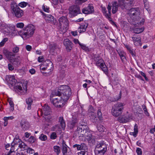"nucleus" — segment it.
I'll return each instance as SVG.
<instances>
[{
	"instance_id": "nucleus-49",
	"label": "nucleus",
	"mask_w": 155,
	"mask_h": 155,
	"mask_svg": "<svg viewBox=\"0 0 155 155\" xmlns=\"http://www.w3.org/2000/svg\"><path fill=\"white\" fill-rule=\"evenodd\" d=\"M26 150H27V152L28 153L32 154L34 153V150L30 147H27Z\"/></svg>"
},
{
	"instance_id": "nucleus-55",
	"label": "nucleus",
	"mask_w": 155,
	"mask_h": 155,
	"mask_svg": "<svg viewBox=\"0 0 155 155\" xmlns=\"http://www.w3.org/2000/svg\"><path fill=\"white\" fill-rule=\"evenodd\" d=\"M136 152L138 155H141L142 154L141 149L140 148H137Z\"/></svg>"
},
{
	"instance_id": "nucleus-60",
	"label": "nucleus",
	"mask_w": 155,
	"mask_h": 155,
	"mask_svg": "<svg viewBox=\"0 0 155 155\" xmlns=\"http://www.w3.org/2000/svg\"><path fill=\"white\" fill-rule=\"evenodd\" d=\"M87 151V150H82L78 155H87V153L86 154V153Z\"/></svg>"
},
{
	"instance_id": "nucleus-27",
	"label": "nucleus",
	"mask_w": 155,
	"mask_h": 155,
	"mask_svg": "<svg viewBox=\"0 0 155 155\" xmlns=\"http://www.w3.org/2000/svg\"><path fill=\"white\" fill-rule=\"evenodd\" d=\"M59 122L60 123L61 126L63 129H64L66 126L65 122L63 117H60L59 118Z\"/></svg>"
},
{
	"instance_id": "nucleus-8",
	"label": "nucleus",
	"mask_w": 155,
	"mask_h": 155,
	"mask_svg": "<svg viewBox=\"0 0 155 155\" xmlns=\"http://www.w3.org/2000/svg\"><path fill=\"white\" fill-rule=\"evenodd\" d=\"M68 100L65 99L62 96L61 97H58L53 99L51 102L56 107H63L66 102Z\"/></svg>"
},
{
	"instance_id": "nucleus-24",
	"label": "nucleus",
	"mask_w": 155,
	"mask_h": 155,
	"mask_svg": "<svg viewBox=\"0 0 155 155\" xmlns=\"http://www.w3.org/2000/svg\"><path fill=\"white\" fill-rule=\"evenodd\" d=\"M130 118L125 115H122L119 117L118 120L120 122L122 123H126L129 121Z\"/></svg>"
},
{
	"instance_id": "nucleus-4",
	"label": "nucleus",
	"mask_w": 155,
	"mask_h": 155,
	"mask_svg": "<svg viewBox=\"0 0 155 155\" xmlns=\"http://www.w3.org/2000/svg\"><path fill=\"white\" fill-rule=\"evenodd\" d=\"M126 1H118V2H114L112 4V13L114 14L118 10V6L121 7V8H127L128 6L131 5V3L133 1H127L128 2H126Z\"/></svg>"
},
{
	"instance_id": "nucleus-47",
	"label": "nucleus",
	"mask_w": 155,
	"mask_h": 155,
	"mask_svg": "<svg viewBox=\"0 0 155 155\" xmlns=\"http://www.w3.org/2000/svg\"><path fill=\"white\" fill-rule=\"evenodd\" d=\"M17 145L16 144H15L14 145H13L12 144L11 145V148L9 151V152L8 153H10L13 152H14L15 151V147H17Z\"/></svg>"
},
{
	"instance_id": "nucleus-10",
	"label": "nucleus",
	"mask_w": 155,
	"mask_h": 155,
	"mask_svg": "<svg viewBox=\"0 0 155 155\" xmlns=\"http://www.w3.org/2000/svg\"><path fill=\"white\" fill-rule=\"evenodd\" d=\"M40 68L41 71L53 70V66L52 63L49 59H48L43 62L40 65Z\"/></svg>"
},
{
	"instance_id": "nucleus-42",
	"label": "nucleus",
	"mask_w": 155,
	"mask_h": 155,
	"mask_svg": "<svg viewBox=\"0 0 155 155\" xmlns=\"http://www.w3.org/2000/svg\"><path fill=\"white\" fill-rule=\"evenodd\" d=\"M3 32H4L5 34L6 33H9L11 31V30L10 28L8 26H6L5 28H3Z\"/></svg>"
},
{
	"instance_id": "nucleus-19",
	"label": "nucleus",
	"mask_w": 155,
	"mask_h": 155,
	"mask_svg": "<svg viewBox=\"0 0 155 155\" xmlns=\"http://www.w3.org/2000/svg\"><path fill=\"white\" fill-rule=\"evenodd\" d=\"M83 132L84 134H82L84 136L86 139L90 140L92 138V134L89 131L84 129L83 130Z\"/></svg>"
},
{
	"instance_id": "nucleus-15",
	"label": "nucleus",
	"mask_w": 155,
	"mask_h": 155,
	"mask_svg": "<svg viewBox=\"0 0 155 155\" xmlns=\"http://www.w3.org/2000/svg\"><path fill=\"white\" fill-rule=\"evenodd\" d=\"M41 113L45 116H47L51 114L50 109L48 105L46 104L42 107L41 110Z\"/></svg>"
},
{
	"instance_id": "nucleus-38",
	"label": "nucleus",
	"mask_w": 155,
	"mask_h": 155,
	"mask_svg": "<svg viewBox=\"0 0 155 155\" xmlns=\"http://www.w3.org/2000/svg\"><path fill=\"white\" fill-rule=\"evenodd\" d=\"M54 151L58 155L61 152V148L59 146H54L53 147Z\"/></svg>"
},
{
	"instance_id": "nucleus-30",
	"label": "nucleus",
	"mask_w": 155,
	"mask_h": 155,
	"mask_svg": "<svg viewBox=\"0 0 155 155\" xmlns=\"http://www.w3.org/2000/svg\"><path fill=\"white\" fill-rule=\"evenodd\" d=\"M8 101L10 105V110L11 111H13L14 110V104L11 98H8Z\"/></svg>"
},
{
	"instance_id": "nucleus-2",
	"label": "nucleus",
	"mask_w": 155,
	"mask_h": 155,
	"mask_svg": "<svg viewBox=\"0 0 155 155\" xmlns=\"http://www.w3.org/2000/svg\"><path fill=\"white\" fill-rule=\"evenodd\" d=\"M35 30V27L32 25H27L24 28L23 30L21 31L20 35L23 39H27L33 35Z\"/></svg>"
},
{
	"instance_id": "nucleus-57",
	"label": "nucleus",
	"mask_w": 155,
	"mask_h": 155,
	"mask_svg": "<svg viewBox=\"0 0 155 155\" xmlns=\"http://www.w3.org/2000/svg\"><path fill=\"white\" fill-rule=\"evenodd\" d=\"M43 10L46 12H49V8L47 6H45L44 5L42 7Z\"/></svg>"
},
{
	"instance_id": "nucleus-41",
	"label": "nucleus",
	"mask_w": 155,
	"mask_h": 155,
	"mask_svg": "<svg viewBox=\"0 0 155 155\" xmlns=\"http://www.w3.org/2000/svg\"><path fill=\"white\" fill-rule=\"evenodd\" d=\"M18 147L21 149L26 150L27 148V147L26 144L23 142H21L19 143Z\"/></svg>"
},
{
	"instance_id": "nucleus-11",
	"label": "nucleus",
	"mask_w": 155,
	"mask_h": 155,
	"mask_svg": "<svg viewBox=\"0 0 155 155\" xmlns=\"http://www.w3.org/2000/svg\"><path fill=\"white\" fill-rule=\"evenodd\" d=\"M80 13V8L77 5H72L69 9V13L72 16H76Z\"/></svg>"
},
{
	"instance_id": "nucleus-32",
	"label": "nucleus",
	"mask_w": 155,
	"mask_h": 155,
	"mask_svg": "<svg viewBox=\"0 0 155 155\" xmlns=\"http://www.w3.org/2000/svg\"><path fill=\"white\" fill-rule=\"evenodd\" d=\"M21 125L22 129L24 131L27 130L29 128V124L27 123L22 122L21 123Z\"/></svg>"
},
{
	"instance_id": "nucleus-25",
	"label": "nucleus",
	"mask_w": 155,
	"mask_h": 155,
	"mask_svg": "<svg viewBox=\"0 0 155 155\" xmlns=\"http://www.w3.org/2000/svg\"><path fill=\"white\" fill-rule=\"evenodd\" d=\"M135 28L133 29L134 33L137 34H139L142 32L144 31V28H137L139 26L137 24L134 25Z\"/></svg>"
},
{
	"instance_id": "nucleus-23",
	"label": "nucleus",
	"mask_w": 155,
	"mask_h": 155,
	"mask_svg": "<svg viewBox=\"0 0 155 155\" xmlns=\"http://www.w3.org/2000/svg\"><path fill=\"white\" fill-rule=\"evenodd\" d=\"M45 19L47 22L54 23V17L50 15H48L45 16Z\"/></svg>"
},
{
	"instance_id": "nucleus-1",
	"label": "nucleus",
	"mask_w": 155,
	"mask_h": 155,
	"mask_svg": "<svg viewBox=\"0 0 155 155\" xmlns=\"http://www.w3.org/2000/svg\"><path fill=\"white\" fill-rule=\"evenodd\" d=\"M62 94V96L65 99L68 100L71 94V88L69 86L66 85H62L60 86L58 90L55 92L56 95L59 96Z\"/></svg>"
},
{
	"instance_id": "nucleus-50",
	"label": "nucleus",
	"mask_w": 155,
	"mask_h": 155,
	"mask_svg": "<svg viewBox=\"0 0 155 155\" xmlns=\"http://www.w3.org/2000/svg\"><path fill=\"white\" fill-rule=\"evenodd\" d=\"M57 137L56 134L55 132H52L50 135V138L52 140L56 139Z\"/></svg>"
},
{
	"instance_id": "nucleus-61",
	"label": "nucleus",
	"mask_w": 155,
	"mask_h": 155,
	"mask_svg": "<svg viewBox=\"0 0 155 155\" xmlns=\"http://www.w3.org/2000/svg\"><path fill=\"white\" fill-rule=\"evenodd\" d=\"M3 120H4V127H6L8 124V120L6 118H5V117L3 118Z\"/></svg>"
},
{
	"instance_id": "nucleus-43",
	"label": "nucleus",
	"mask_w": 155,
	"mask_h": 155,
	"mask_svg": "<svg viewBox=\"0 0 155 155\" xmlns=\"http://www.w3.org/2000/svg\"><path fill=\"white\" fill-rule=\"evenodd\" d=\"M91 119L93 122L96 123L97 120V117L95 116V115L94 114H93L91 116Z\"/></svg>"
},
{
	"instance_id": "nucleus-12",
	"label": "nucleus",
	"mask_w": 155,
	"mask_h": 155,
	"mask_svg": "<svg viewBox=\"0 0 155 155\" xmlns=\"http://www.w3.org/2000/svg\"><path fill=\"white\" fill-rule=\"evenodd\" d=\"M5 79L7 81L8 85L10 87L16 85L17 80L15 78V76L13 75H7L6 76Z\"/></svg>"
},
{
	"instance_id": "nucleus-35",
	"label": "nucleus",
	"mask_w": 155,
	"mask_h": 155,
	"mask_svg": "<svg viewBox=\"0 0 155 155\" xmlns=\"http://www.w3.org/2000/svg\"><path fill=\"white\" fill-rule=\"evenodd\" d=\"M56 46L57 45L55 44L52 43L50 44L49 46L50 52V53H53L56 48Z\"/></svg>"
},
{
	"instance_id": "nucleus-34",
	"label": "nucleus",
	"mask_w": 155,
	"mask_h": 155,
	"mask_svg": "<svg viewBox=\"0 0 155 155\" xmlns=\"http://www.w3.org/2000/svg\"><path fill=\"white\" fill-rule=\"evenodd\" d=\"M67 146L65 143V142L63 141L62 142V152L63 154L67 153Z\"/></svg>"
},
{
	"instance_id": "nucleus-9",
	"label": "nucleus",
	"mask_w": 155,
	"mask_h": 155,
	"mask_svg": "<svg viewBox=\"0 0 155 155\" xmlns=\"http://www.w3.org/2000/svg\"><path fill=\"white\" fill-rule=\"evenodd\" d=\"M94 60L96 61V65L99 66L105 72H107V69L103 60L98 55L94 56Z\"/></svg>"
},
{
	"instance_id": "nucleus-64",
	"label": "nucleus",
	"mask_w": 155,
	"mask_h": 155,
	"mask_svg": "<svg viewBox=\"0 0 155 155\" xmlns=\"http://www.w3.org/2000/svg\"><path fill=\"white\" fill-rule=\"evenodd\" d=\"M26 48L28 51H30L31 50V46L30 45H27L26 46Z\"/></svg>"
},
{
	"instance_id": "nucleus-62",
	"label": "nucleus",
	"mask_w": 155,
	"mask_h": 155,
	"mask_svg": "<svg viewBox=\"0 0 155 155\" xmlns=\"http://www.w3.org/2000/svg\"><path fill=\"white\" fill-rule=\"evenodd\" d=\"M140 73L141 75L144 78L146 81H148V80L146 76V74L142 72V71H141L140 72Z\"/></svg>"
},
{
	"instance_id": "nucleus-13",
	"label": "nucleus",
	"mask_w": 155,
	"mask_h": 155,
	"mask_svg": "<svg viewBox=\"0 0 155 155\" xmlns=\"http://www.w3.org/2000/svg\"><path fill=\"white\" fill-rule=\"evenodd\" d=\"M128 13L130 16L134 17L139 14V9L137 8H132L129 10Z\"/></svg>"
},
{
	"instance_id": "nucleus-5",
	"label": "nucleus",
	"mask_w": 155,
	"mask_h": 155,
	"mask_svg": "<svg viewBox=\"0 0 155 155\" xmlns=\"http://www.w3.org/2000/svg\"><path fill=\"white\" fill-rule=\"evenodd\" d=\"M59 26L60 27L59 31L60 33L64 34L68 30V21L67 18L62 16L59 19Z\"/></svg>"
},
{
	"instance_id": "nucleus-17",
	"label": "nucleus",
	"mask_w": 155,
	"mask_h": 155,
	"mask_svg": "<svg viewBox=\"0 0 155 155\" xmlns=\"http://www.w3.org/2000/svg\"><path fill=\"white\" fill-rule=\"evenodd\" d=\"M94 12V7L92 5H89L87 8L82 10V12L85 14H89Z\"/></svg>"
},
{
	"instance_id": "nucleus-46",
	"label": "nucleus",
	"mask_w": 155,
	"mask_h": 155,
	"mask_svg": "<svg viewBox=\"0 0 155 155\" xmlns=\"http://www.w3.org/2000/svg\"><path fill=\"white\" fill-rule=\"evenodd\" d=\"M39 138L42 141H45L47 139V137L46 135L42 134L40 135Z\"/></svg>"
},
{
	"instance_id": "nucleus-51",
	"label": "nucleus",
	"mask_w": 155,
	"mask_h": 155,
	"mask_svg": "<svg viewBox=\"0 0 155 155\" xmlns=\"http://www.w3.org/2000/svg\"><path fill=\"white\" fill-rule=\"evenodd\" d=\"M78 122L77 120H73L70 122L71 125V127L73 128Z\"/></svg>"
},
{
	"instance_id": "nucleus-29",
	"label": "nucleus",
	"mask_w": 155,
	"mask_h": 155,
	"mask_svg": "<svg viewBox=\"0 0 155 155\" xmlns=\"http://www.w3.org/2000/svg\"><path fill=\"white\" fill-rule=\"evenodd\" d=\"M118 52L121 59L124 61L125 59V53L123 51H119Z\"/></svg>"
},
{
	"instance_id": "nucleus-40",
	"label": "nucleus",
	"mask_w": 155,
	"mask_h": 155,
	"mask_svg": "<svg viewBox=\"0 0 155 155\" xmlns=\"http://www.w3.org/2000/svg\"><path fill=\"white\" fill-rule=\"evenodd\" d=\"M53 70H47L46 72H43L41 71V72L42 74L45 76H48L52 74V71Z\"/></svg>"
},
{
	"instance_id": "nucleus-33",
	"label": "nucleus",
	"mask_w": 155,
	"mask_h": 155,
	"mask_svg": "<svg viewBox=\"0 0 155 155\" xmlns=\"http://www.w3.org/2000/svg\"><path fill=\"white\" fill-rule=\"evenodd\" d=\"M26 102L28 105V109L30 110L31 109V105L33 102V100L31 98H29L26 100Z\"/></svg>"
},
{
	"instance_id": "nucleus-54",
	"label": "nucleus",
	"mask_w": 155,
	"mask_h": 155,
	"mask_svg": "<svg viewBox=\"0 0 155 155\" xmlns=\"http://www.w3.org/2000/svg\"><path fill=\"white\" fill-rule=\"evenodd\" d=\"M24 24L22 23H18L17 24L16 26L18 28H22L24 26Z\"/></svg>"
},
{
	"instance_id": "nucleus-52",
	"label": "nucleus",
	"mask_w": 155,
	"mask_h": 155,
	"mask_svg": "<svg viewBox=\"0 0 155 155\" xmlns=\"http://www.w3.org/2000/svg\"><path fill=\"white\" fill-rule=\"evenodd\" d=\"M79 45L80 46L81 48L84 50L86 51L88 50V48L85 45L81 43L79 44Z\"/></svg>"
},
{
	"instance_id": "nucleus-44",
	"label": "nucleus",
	"mask_w": 155,
	"mask_h": 155,
	"mask_svg": "<svg viewBox=\"0 0 155 155\" xmlns=\"http://www.w3.org/2000/svg\"><path fill=\"white\" fill-rule=\"evenodd\" d=\"M36 140L35 138L32 136H31L28 139V142L31 143H34Z\"/></svg>"
},
{
	"instance_id": "nucleus-22",
	"label": "nucleus",
	"mask_w": 155,
	"mask_h": 155,
	"mask_svg": "<svg viewBox=\"0 0 155 155\" xmlns=\"http://www.w3.org/2000/svg\"><path fill=\"white\" fill-rule=\"evenodd\" d=\"M88 25V23L86 22H84L81 24L79 28L80 30L78 31L81 33L82 32H84L86 31V29Z\"/></svg>"
},
{
	"instance_id": "nucleus-63",
	"label": "nucleus",
	"mask_w": 155,
	"mask_h": 155,
	"mask_svg": "<svg viewBox=\"0 0 155 155\" xmlns=\"http://www.w3.org/2000/svg\"><path fill=\"white\" fill-rule=\"evenodd\" d=\"M44 59V58L43 56H40L38 58V61L39 62H41L43 61Z\"/></svg>"
},
{
	"instance_id": "nucleus-48",
	"label": "nucleus",
	"mask_w": 155,
	"mask_h": 155,
	"mask_svg": "<svg viewBox=\"0 0 155 155\" xmlns=\"http://www.w3.org/2000/svg\"><path fill=\"white\" fill-rule=\"evenodd\" d=\"M98 130L101 132H103L105 128L103 125H98L97 126Z\"/></svg>"
},
{
	"instance_id": "nucleus-36",
	"label": "nucleus",
	"mask_w": 155,
	"mask_h": 155,
	"mask_svg": "<svg viewBox=\"0 0 155 155\" xmlns=\"http://www.w3.org/2000/svg\"><path fill=\"white\" fill-rule=\"evenodd\" d=\"M106 150H96L95 151L96 155H104Z\"/></svg>"
},
{
	"instance_id": "nucleus-31",
	"label": "nucleus",
	"mask_w": 155,
	"mask_h": 155,
	"mask_svg": "<svg viewBox=\"0 0 155 155\" xmlns=\"http://www.w3.org/2000/svg\"><path fill=\"white\" fill-rule=\"evenodd\" d=\"M21 58L19 56H17L15 58H13L12 62L16 63L17 64H19L21 62Z\"/></svg>"
},
{
	"instance_id": "nucleus-53",
	"label": "nucleus",
	"mask_w": 155,
	"mask_h": 155,
	"mask_svg": "<svg viewBox=\"0 0 155 155\" xmlns=\"http://www.w3.org/2000/svg\"><path fill=\"white\" fill-rule=\"evenodd\" d=\"M97 114L98 116V118H99L100 120L102 118V113L101 111V110L100 109H99L97 110Z\"/></svg>"
},
{
	"instance_id": "nucleus-45",
	"label": "nucleus",
	"mask_w": 155,
	"mask_h": 155,
	"mask_svg": "<svg viewBox=\"0 0 155 155\" xmlns=\"http://www.w3.org/2000/svg\"><path fill=\"white\" fill-rule=\"evenodd\" d=\"M19 51V48L17 46H15L12 48V52L14 54L17 53Z\"/></svg>"
},
{
	"instance_id": "nucleus-6",
	"label": "nucleus",
	"mask_w": 155,
	"mask_h": 155,
	"mask_svg": "<svg viewBox=\"0 0 155 155\" xmlns=\"http://www.w3.org/2000/svg\"><path fill=\"white\" fill-rule=\"evenodd\" d=\"M15 91L20 95H24L27 92V85L25 83H18L14 86Z\"/></svg>"
},
{
	"instance_id": "nucleus-16",
	"label": "nucleus",
	"mask_w": 155,
	"mask_h": 155,
	"mask_svg": "<svg viewBox=\"0 0 155 155\" xmlns=\"http://www.w3.org/2000/svg\"><path fill=\"white\" fill-rule=\"evenodd\" d=\"M64 45L68 51L71 50L72 48V43L69 39H66L64 40Z\"/></svg>"
},
{
	"instance_id": "nucleus-28",
	"label": "nucleus",
	"mask_w": 155,
	"mask_h": 155,
	"mask_svg": "<svg viewBox=\"0 0 155 155\" xmlns=\"http://www.w3.org/2000/svg\"><path fill=\"white\" fill-rule=\"evenodd\" d=\"M138 127L137 124H135L134 126V132L130 133V135H133L134 137H136L138 133Z\"/></svg>"
},
{
	"instance_id": "nucleus-26",
	"label": "nucleus",
	"mask_w": 155,
	"mask_h": 155,
	"mask_svg": "<svg viewBox=\"0 0 155 155\" xmlns=\"http://www.w3.org/2000/svg\"><path fill=\"white\" fill-rule=\"evenodd\" d=\"M107 8L108 10V13L106 14V17L108 19H110L111 15V5L110 3H109L107 5Z\"/></svg>"
},
{
	"instance_id": "nucleus-56",
	"label": "nucleus",
	"mask_w": 155,
	"mask_h": 155,
	"mask_svg": "<svg viewBox=\"0 0 155 155\" xmlns=\"http://www.w3.org/2000/svg\"><path fill=\"white\" fill-rule=\"evenodd\" d=\"M101 8L102 9V12L104 15L106 16V14H107V12L106 11V8L104 7H103L102 6H101Z\"/></svg>"
},
{
	"instance_id": "nucleus-20",
	"label": "nucleus",
	"mask_w": 155,
	"mask_h": 155,
	"mask_svg": "<svg viewBox=\"0 0 155 155\" xmlns=\"http://www.w3.org/2000/svg\"><path fill=\"white\" fill-rule=\"evenodd\" d=\"M73 147H77L78 150H87V148L85 144H81V145L75 144L73 146Z\"/></svg>"
},
{
	"instance_id": "nucleus-37",
	"label": "nucleus",
	"mask_w": 155,
	"mask_h": 155,
	"mask_svg": "<svg viewBox=\"0 0 155 155\" xmlns=\"http://www.w3.org/2000/svg\"><path fill=\"white\" fill-rule=\"evenodd\" d=\"M139 21H136V23H137L136 24L138 26H141L143 25L144 23V19L143 18H139Z\"/></svg>"
},
{
	"instance_id": "nucleus-18",
	"label": "nucleus",
	"mask_w": 155,
	"mask_h": 155,
	"mask_svg": "<svg viewBox=\"0 0 155 155\" xmlns=\"http://www.w3.org/2000/svg\"><path fill=\"white\" fill-rule=\"evenodd\" d=\"M96 149L97 150L101 149L102 150H107V146L103 142H101L97 144L96 146Z\"/></svg>"
},
{
	"instance_id": "nucleus-7",
	"label": "nucleus",
	"mask_w": 155,
	"mask_h": 155,
	"mask_svg": "<svg viewBox=\"0 0 155 155\" xmlns=\"http://www.w3.org/2000/svg\"><path fill=\"white\" fill-rule=\"evenodd\" d=\"M124 104L121 103H119L114 105L111 110V113L115 117H118L122 113L124 108Z\"/></svg>"
},
{
	"instance_id": "nucleus-14",
	"label": "nucleus",
	"mask_w": 155,
	"mask_h": 155,
	"mask_svg": "<svg viewBox=\"0 0 155 155\" xmlns=\"http://www.w3.org/2000/svg\"><path fill=\"white\" fill-rule=\"evenodd\" d=\"M4 54L8 59L11 62L12 61V57H15V54L12 52L9 51L7 50H5L3 51Z\"/></svg>"
},
{
	"instance_id": "nucleus-58",
	"label": "nucleus",
	"mask_w": 155,
	"mask_h": 155,
	"mask_svg": "<svg viewBox=\"0 0 155 155\" xmlns=\"http://www.w3.org/2000/svg\"><path fill=\"white\" fill-rule=\"evenodd\" d=\"M8 69L10 71H12L14 69V67L12 64H8Z\"/></svg>"
},
{
	"instance_id": "nucleus-3",
	"label": "nucleus",
	"mask_w": 155,
	"mask_h": 155,
	"mask_svg": "<svg viewBox=\"0 0 155 155\" xmlns=\"http://www.w3.org/2000/svg\"><path fill=\"white\" fill-rule=\"evenodd\" d=\"M11 10L13 15L17 18H21L24 15V11L20 8L18 4L15 2L11 3Z\"/></svg>"
},
{
	"instance_id": "nucleus-39",
	"label": "nucleus",
	"mask_w": 155,
	"mask_h": 155,
	"mask_svg": "<svg viewBox=\"0 0 155 155\" xmlns=\"http://www.w3.org/2000/svg\"><path fill=\"white\" fill-rule=\"evenodd\" d=\"M28 5L29 7H30V5L28 4V3L25 2H22L19 3L18 5L19 7H20L21 8H23L25 7L27 5Z\"/></svg>"
},
{
	"instance_id": "nucleus-59",
	"label": "nucleus",
	"mask_w": 155,
	"mask_h": 155,
	"mask_svg": "<svg viewBox=\"0 0 155 155\" xmlns=\"http://www.w3.org/2000/svg\"><path fill=\"white\" fill-rule=\"evenodd\" d=\"M85 1H76V3L77 6L81 5L83 3L85 2Z\"/></svg>"
},
{
	"instance_id": "nucleus-21",
	"label": "nucleus",
	"mask_w": 155,
	"mask_h": 155,
	"mask_svg": "<svg viewBox=\"0 0 155 155\" xmlns=\"http://www.w3.org/2000/svg\"><path fill=\"white\" fill-rule=\"evenodd\" d=\"M132 38L135 45L137 46L140 44V38L139 36L134 35Z\"/></svg>"
}]
</instances>
